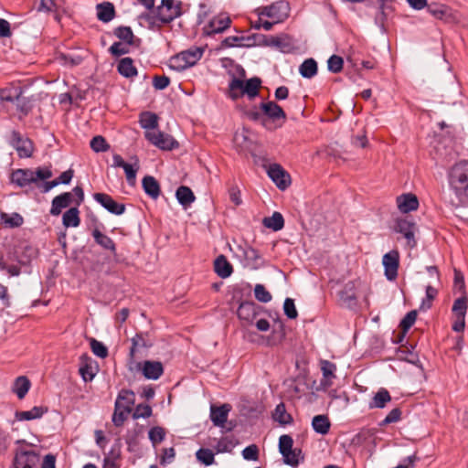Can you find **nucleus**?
Returning a JSON list of instances; mask_svg holds the SVG:
<instances>
[{
    "instance_id": "5701e85b",
    "label": "nucleus",
    "mask_w": 468,
    "mask_h": 468,
    "mask_svg": "<svg viewBox=\"0 0 468 468\" xmlns=\"http://www.w3.org/2000/svg\"><path fill=\"white\" fill-rule=\"evenodd\" d=\"M230 407L227 404L220 407L211 406L210 419L215 426L223 427L228 420Z\"/></svg>"
},
{
    "instance_id": "e2e57ef3",
    "label": "nucleus",
    "mask_w": 468,
    "mask_h": 468,
    "mask_svg": "<svg viewBox=\"0 0 468 468\" xmlns=\"http://www.w3.org/2000/svg\"><path fill=\"white\" fill-rule=\"evenodd\" d=\"M417 319V312L416 311H410L409 312L406 316L402 319L400 322V327L403 330V332H407L415 323Z\"/></svg>"
},
{
    "instance_id": "680f3d73",
    "label": "nucleus",
    "mask_w": 468,
    "mask_h": 468,
    "mask_svg": "<svg viewBox=\"0 0 468 468\" xmlns=\"http://www.w3.org/2000/svg\"><path fill=\"white\" fill-rule=\"evenodd\" d=\"M284 314L290 319H295L298 316V313L294 304V302L291 298H286L283 303Z\"/></svg>"
},
{
    "instance_id": "dca6fc26",
    "label": "nucleus",
    "mask_w": 468,
    "mask_h": 468,
    "mask_svg": "<svg viewBox=\"0 0 468 468\" xmlns=\"http://www.w3.org/2000/svg\"><path fill=\"white\" fill-rule=\"evenodd\" d=\"M38 455L33 451H19L13 461V468H35Z\"/></svg>"
},
{
    "instance_id": "58836bf2",
    "label": "nucleus",
    "mask_w": 468,
    "mask_h": 468,
    "mask_svg": "<svg viewBox=\"0 0 468 468\" xmlns=\"http://www.w3.org/2000/svg\"><path fill=\"white\" fill-rule=\"evenodd\" d=\"M300 74L306 79H311L317 73V63L314 58L305 59L299 67Z\"/></svg>"
},
{
    "instance_id": "473e14b6",
    "label": "nucleus",
    "mask_w": 468,
    "mask_h": 468,
    "mask_svg": "<svg viewBox=\"0 0 468 468\" xmlns=\"http://www.w3.org/2000/svg\"><path fill=\"white\" fill-rule=\"evenodd\" d=\"M0 270L5 271L10 276H18L20 274V267L13 262L11 254H8L7 257L0 255Z\"/></svg>"
},
{
    "instance_id": "f8f14e48",
    "label": "nucleus",
    "mask_w": 468,
    "mask_h": 468,
    "mask_svg": "<svg viewBox=\"0 0 468 468\" xmlns=\"http://www.w3.org/2000/svg\"><path fill=\"white\" fill-rule=\"evenodd\" d=\"M394 230L403 235L407 240V245L410 248H414L416 246V225L414 222L406 218H397L394 225Z\"/></svg>"
},
{
    "instance_id": "e433bc0d",
    "label": "nucleus",
    "mask_w": 468,
    "mask_h": 468,
    "mask_svg": "<svg viewBox=\"0 0 468 468\" xmlns=\"http://www.w3.org/2000/svg\"><path fill=\"white\" fill-rule=\"evenodd\" d=\"M118 71L125 78H132L137 75V69L130 58H124L119 61Z\"/></svg>"
},
{
    "instance_id": "603ef678",
    "label": "nucleus",
    "mask_w": 468,
    "mask_h": 468,
    "mask_svg": "<svg viewBox=\"0 0 468 468\" xmlns=\"http://www.w3.org/2000/svg\"><path fill=\"white\" fill-rule=\"evenodd\" d=\"M273 419L282 424H287L290 422L291 417L287 414L285 406L282 403L276 406L273 413Z\"/></svg>"
},
{
    "instance_id": "4d7b16f0",
    "label": "nucleus",
    "mask_w": 468,
    "mask_h": 468,
    "mask_svg": "<svg viewBox=\"0 0 468 468\" xmlns=\"http://www.w3.org/2000/svg\"><path fill=\"white\" fill-rule=\"evenodd\" d=\"M90 348L94 355L101 358H104L108 356V350L107 347L100 341H97L96 339L90 340Z\"/></svg>"
},
{
    "instance_id": "7ed1b4c3",
    "label": "nucleus",
    "mask_w": 468,
    "mask_h": 468,
    "mask_svg": "<svg viewBox=\"0 0 468 468\" xmlns=\"http://www.w3.org/2000/svg\"><path fill=\"white\" fill-rule=\"evenodd\" d=\"M52 176V172L48 167H38L32 169H17L11 175L12 183L23 187L38 181L48 179Z\"/></svg>"
},
{
    "instance_id": "09e8293b",
    "label": "nucleus",
    "mask_w": 468,
    "mask_h": 468,
    "mask_svg": "<svg viewBox=\"0 0 468 468\" xmlns=\"http://www.w3.org/2000/svg\"><path fill=\"white\" fill-rule=\"evenodd\" d=\"M63 0H40L38 11L56 12L62 7Z\"/></svg>"
},
{
    "instance_id": "39448f33",
    "label": "nucleus",
    "mask_w": 468,
    "mask_h": 468,
    "mask_svg": "<svg viewBox=\"0 0 468 468\" xmlns=\"http://www.w3.org/2000/svg\"><path fill=\"white\" fill-rule=\"evenodd\" d=\"M371 293L370 286L357 279L346 282L340 292V299L346 304L352 305L358 297H363L367 301Z\"/></svg>"
},
{
    "instance_id": "aec40b11",
    "label": "nucleus",
    "mask_w": 468,
    "mask_h": 468,
    "mask_svg": "<svg viewBox=\"0 0 468 468\" xmlns=\"http://www.w3.org/2000/svg\"><path fill=\"white\" fill-rule=\"evenodd\" d=\"M320 367L323 373V378L321 379V385L324 388H330L334 379L336 378L335 371L336 366L335 364L328 361V360H321Z\"/></svg>"
},
{
    "instance_id": "bf43d9fd",
    "label": "nucleus",
    "mask_w": 468,
    "mask_h": 468,
    "mask_svg": "<svg viewBox=\"0 0 468 468\" xmlns=\"http://www.w3.org/2000/svg\"><path fill=\"white\" fill-rule=\"evenodd\" d=\"M343 58L336 55L331 56L327 61L328 69L334 73L340 72L343 69Z\"/></svg>"
},
{
    "instance_id": "f704fd0d",
    "label": "nucleus",
    "mask_w": 468,
    "mask_h": 468,
    "mask_svg": "<svg viewBox=\"0 0 468 468\" xmlns=\"http://www.w3.org/2000/svg\"><path fill=\"white\" fill-rule=\"evenodd\" d=\"M140 124L146 131H154L158 126V117L150 112H143L140 115Z\"/></svg>"
},
{
    "instance_id": "13d9d810",
    "label": "nucleus",
    "mask_w": 468,
    "mask_h": 468,
    "mask_svg": "<svg viewBox=\"0 0 468 468\" xmlns=\"http://www.w3.org/2000/svg\"><path fill=\"white\" fill-rule=\"evenodd\" d=\"M245 40L244 37L230 36L222 41V46L227 48L249 46V44L244 43Z\"/></svg>"
},
{
    "instance_id": "2f4dec72",
    "label": "nucleus",
    "mask_w": 468,
    "mask_h": 468,
    "mask_svg": "<svg viewBox=\"0 0 468 468\" xmlns=\"http://www.w3.org/2000/svg\"><path fill=\"white\" fill-rule=\"evenodd\" d=\"M312 427L315 432L325 435L329 432L331 422L326 415H316L313 418Z\"/></svg>"
},
{
    "instance_id": "c9c22d12",
    "label": "nucleus",
    "mask_w": 468,
    "mask_h": 468,
    "mask_svg": "<svg viewBox=\"0 0 468 468\" xmlns=\"http://www.w3.org/2000/svg\"><path fill=\"white\" fill-rule=\"evenodd\" d=\"M178 202L184 206L188 207L195 201V196L188 186H179L176 193Z\"/></svg>"
},
{
    "instance_id": "338daca9",
    "label": "nucleus",
    "mask_w": 468,
    "mask_h": 468,
    "mask_svg": "<svg viewBox=\"0 0 468 468\" xmlns=\"http://www.w3.org/2000/svg\"><path fill=\"white\" fill-rule=\"evenodd\" d=\"M130 411L128 410H122L119 408L114 409V412L112 415V422L116 426H121L123 424L124 420L127 419V416L129 415Z\"/></svg>"
},
{
    "instance_id": "0eeeda50",
    "label": "nucleus",
    "mask_w": 468,
    "mask_h": 468,
    "mask_svg": "<svg viewBox=\"0 0 468 468\" xmlns=\"http://www.w3.org/2000/svg\"><path fill=\"white\" fill-rule=\"evenodd\" d=\"M126 367L130 373L141 372L145 378L152 380L158 379L164 373L163 364L159 361L145 360L139 362L137 359H133L127 361Z\"/></svg>"
},
{
    "instance_id": "412c9836",
    "label": "nucleus",
    "mask_w": 468,
    "mask_h": 468,
    "mask_svg": "<svg viewBox=\"0 0 468 468\" xmlns=\"http://www.w3.org/2000/svg\"><path fill=\"white\" fill-rule=\"evenodd\" d=\"M207 443L214 448L217 453L229 452L236 445L234 439L230 437H222L218 440L209 438Z\"/></svg>"
},
{
    "instance_id": "72a5a7b5",
    "label": "nucleus",
    "mask_w": 468,
    "mask_h": 468,
    "mask_svg": "<svg viewBox=\"0 0 468 468\" xmlns=\"http://www.w3.org/2000/svg\"><path fill=\"white\" fill-rule=\"evenodd\" d=\"M391 400L389 392L385 388H380L373 397L369 408L383 409L388 402Z\"/></svg>"
},
{
    "instance_id": "de8ad7c7",
    "label": "nucleus",
    "mask_w": 468,
    "mask_h": 468,
    "mask_svg": "<svg viewBox=\"0 0 468 468\" xmlns=\"http://www.w3.org/2000/svg\"><path fill=\"white\" fill-rule=\"evenodd\" d=\"M45 411L46 410L41 407H34L29 410L21 411V412L16 413V418L19 420H36V419L42 417V415L45 413Z\"/></svg>"
},
{
    "instance_id": "c756f323",
    "label": "nucleus",
    "mask_w": 468,
    "mask_h": 468,
    "mask_svg": "<svg viewBox=\"0 0 468 468\" xmlns=\"http://www.w3.org/2000/svg\"><path fill=\"white\" fill-rule=\"evenodd\" d=\"M23 90L20 86L9 85L4 89H0V100L3 101L14 102L22 95Z\"/></svg>"
},
{
    "instance_id": "20e7f679",
    "label": "nucleus",
    "mask_w": 468,
    "mask_h": 468,
    "mask_svg": "<svg viewBox=\"0 0 468 468\" xmlns=\"http://www.w3.org/2000/svg\"><path fill=\"white\" fill-rule=\"evenodd\" d=\"M153 13H154L153 16L149 15L144 16L149 20L150 25L166 24L180 16V4L176 3L175 0H162L161 5Z\"/></svg>"
},
{
    "instance_id": "6ab92c4d",
    "label": "nucleus",
    "mask_w": 468,
    "mask_h": 468,
    "mask_svg": "<svg viewBox=\"0 0 468 468\" xmlns=\"http://www.w3.org/2000/svg\"><path fill=\"white\" fill-rule=\"evenodd\" d=\"M396 204L401 213L415 211L419 207V200L412 193L402 194L397 197Z\"/></svg>"
},
{
    "instance_id": "6e6552de",
    "label": "nucleus",
    "mask_w": 468,
    "mask_h": 468,
    "mask_svg": "<svg viewBox=\"0 0 468 468\" xmlns=\"http://www.w3.org/2000/svg\"><path fill=\"white\" fill-rule=\"evenodd\" d=\"M204 48L192 47L182 51L169 59V67L172 69L181 71L194 66L202 58Z\"/></svg>"
},
{
    "instance_id": "1a4fd4ad",
    "label": "nucleus",
    "mask_w": 468,
    "mask_h": 468,
    "mask_svg": "<svg viewBox=\"0 0 468 468\" xmlns=\"http://www.w3.org/2000/svg\"><path fill=\"white\" fill-rule=\"evenodd\" d=\"M112 166L122 167L124 170L126 180L130 186H134L136 183V175L140 168L139 160L136 157L133 158V162L126 163L120 154L112 156Z\"/></svg>"
},
{
    "instance_id": "9d476101",
    "label": "nucleus",
    "mask_w": 468,
    "mask_h": 468,
    "mask_svg": "<svg viewBox=\"0 0 468 468\" xmlns=\"http://www.w3.org/2000/svg\"><path fill=\"white\" fill-rule=\"evenodd\" d=\"M145 138L156 147L162 150H172L178 146V143L169 134L159 130L146 131Z\"/></svg>"
},
{
    "instance_id": "f03ea898",
    "label": "nucleus",
    "mask_w": 468,
    "mask_h": 468,
    "mask_svg": "<svg viewBox=\"0 0 468 468\" xmlns=\"http://www.w3.org/2000/svg\"><path fill=\"white\" fill-rule=\"evenodd\" d=\"M261 84V80L256 77L246 81L233 78L229 84V96L232 100H237L244 95L253 99L258 96Z\"/></svg>"
},
{
    "instance_id": "f3484780",
    "label": "nucleus",
    "mask_w": 468,
    "mask_h": 468,
    "mask_svg": "<svg viewBox=\"0 0 468 468\" xmlns=\"http://www.w3.org/2000/svg\"><path fill=\"white\" fill-rule=\"evenodd\" d=\"M94 199L100 203L109 212L121 215L124 212L125 207L123 204L117 203L111 196L104 193H96L93 196Z\"/></svg>"
},
{
    "instance_id": "6e6d98bb",
    "label": "nucleus",
    "mask_w": 468,
    "mask_h": 468,
    "mask_svg": "<svg viewBox=\"0 0 468 468\" xmlns=\"http://www.w3.org/2000/svg\"><path fill=\"white\" fill-rule=\"evenodd\" d=\"M255 298L261 303H269L271 300V294L262 284H256L254 288Z\"/></svg>"
},
{
    "instance_id": "4be33fe9",
    "label": "nucleus",
    "mask_w": 468,
    "mask_h": 468,
    "mask_svg": "<svg viewBox=\"0 0 468 468\" xmlns=\"http://www.w3.org/2000/svg\"><path fill=\"white\" fill-rule=\"evenodd\" d=\"M135 402V394L132 390L122 389L119 392L115 406L122 410L132 411V408Z\"/></svg>"
},
{
    "instance_id": "4468645a",
    "label": "nucleus",
    "mask_w": 468,
    "mask_h": 468,
    "mask_svg": "<svg viewBox=\"0 0 468 468\" xmlns=\"http://www.w3.org/2000/svg\"><path fill=\"white\" fill-rule=\"evenodd\" d=\"M382 263L385 269V276L389 281H394L398 276L399 264V251L393 250L383 256Z\"/></svg>"
},
{
    "instance_id": "7c9ffc66",
    "label": "nucleus",
    "mask_w": 468,
    "mask_h": 468,
    "mask_svg": "<svg viewBox=\"0 0 468 468\" xmlns=\"http://www.w3.org/2000/svg\"><path fill=\"white\" fill-rule=\"evenodd\" d=\"M143 188L154 199H156L160 195V186L154 176H146L144 177Z\"/></svg>"
},
{
    "instance_id": "052dcab7",
    "label": "nucleus",
    "mask_w": 468,
    "mask_h": 468,
    "mask_svg": "<svg viewBox=\"0 0 468 468\" xmlns=\"http://www.w3.org/2000/svg\"><path fill=\"white\" fill-rule=\"evenodd\" d=\"M151 415H152V409L147 404L137 405L133 413V419L148 418Z\"/></svg>"
},
{
    "instance_id": "69168bd1",
    "label": "nucleus",
    "mask_w": 468,
    "mask_h": 468,
    "mask_svg": "<svg viewBox=\"0 0 468 468\" xmlns=\"http://www.w3.org/2000/svg\"><path fill=\"white\" fill-rule=\"evenodd\" d=\"M119 452L112 451L104 459L103 468H118Z\"/></svg>"
},
{
    "instance_id": "a18cd8bd",
    "label": "nucleus",
    "mask_w": 468,
    "mask_h": 468,
    "mask_svg": "<svg viewBox=\"0 0 468 468\" xmlns=\"http://www.w3.org/2000/svg\"><path fill=\"white\" fill-rule=\"evenodd\" d=\"M468 308V299L463 293V295L457 298L452 305V311L454 317H465L466 312Z\"/></svg>"
},
{
    "instance_id": "5fc2aeb1",
    "label": "nucleus",
    "mask_w": 468,
    "mask_h": 468,
    "mask_svg": "<svg viewBox=\"0 0 468 468\" xmlns=\"http://www.w3.org/2000/svg\"><path fill=\"white\" fill-rule=\"evenodd\" d=\"M165 436V431L161 427H154L149 431V439L152 441L153 445L160 443Z\"/></svg>"
},
{
    "instance_id": "a211bd4d",
    "label": "nucleus",
    "mask_w": 468,
    "mask_h": 468,
    "mask_svg": "<svg viewBox=\"0 0 468 468\" xmlns=\"http://www.w3.org/2000/svg\"><path fill=\"white\" fill-rule=\"evenodd\" d=\"M268 175L280 189H285L290 185V176L277 164L269 166Z\"/></svg>"
},
{
    "instance_id": "774afa93",
    "label": "nucleus",
    "mask_w": 468,
    "mask_h": 468,
    "mask_svg": "<svg viewBox=\"0 0 468 468\" xmlns=\"http://www.w3.org/2000/svg\"><path fill=\"white\" fill-rule=\"evenodd\" d=\"M242 456L246 460L256 461L259 456V449L255 444L246 447L242 451Z\"/></svg>"
},
{
    "instance_id": "49530a36",
    "label": "nucleus",
    "mask_w": 468,
    "mask_h": 468,
    "mask_svg": "<svg viewBox=\"0 0 468 468\" xmlns=\"http://www.w3.org/2000/svg\"><path fill=\"white\" fill-rule=\"evenodd\" d=\"M1 219L5 226L9 228L20 227L24 222L22 216L19 215L18 213H2Z\"/></svg>"
},
{
    "instance_id": "a878e982",
    "label": "nucleus",
    "mask_w": 468,
    "mask_h": 468,
    "mask_svg": "<svg viewBox=\"0 0 468 468\" xmlns=\"http://www.w3.org/2000/svg\"><path fill=\"white\" fill-rule=\"evenodd\" d=\"M237 314L239 319L250 323L257 315V306L252 302L242 303L239 306Z\"/></svg>"
},
{
    "instance_id": "ddd939ff",
    "label": "nucleus",
    "mask_w": 468,
    "mask_h": 468,
    "mask_svg": "<svg viewBox=\"0 0 468 468\" xmlns=\"http://www.w3.org/2000/svg\"><path fill=\"white\" fill-rule=\"evenodd\" d=\"M428 12L435 18L445 23L453 24L459 22L458 13L444 5H431L428 7Z\"/></svg>"
},
{
    "instance_id": "393cba45",
    "label": "nucleus",
    "mask_w": 468,
    "mask_h": 468,
    "mask_svg": "<svg viewBox=\"0 0 468 468\" xmlns=\"http://www.w3.org/2000/svg\"><path fill=\"white\" fill-rule=\"evenodd\" d=\"M247 266L251 269H258L261 265V258L259 251L250 246L240 248Z\"/></svg>"
},
{
    "instance_id": "2eb2a0df",
    "label": "nucleus",
    "mask_w": 468,
    "mask_h": 468,
    "mask_svg": "<svg viewBox=\"0 0 468 468\" xmlns=\"http://www.w3.org/2000/svg\"><path fill=\"white\" fill-rule=\"evenodd\" d=\"M231 19L227 14H218L214 16L203 28L206 35L221 33L230 27Z\"/></svg>"
},
{
    "instance_id": "b1692460",
    "label": "nucleus",
    "mask_w": 468,
    "mask_h": 468,
    "mask_svg": "<svg viewBox=\"0 0 468 468\" xmlns=\"http://www.w3.org/2000/svg\"><path fill=\"white\" fill-rule=\"evenodd\" d=\"M72 202V194L71 193H63L59 196H57L52 200V207L50 209V213L53 216H58L61 213L63 208L68 207Z\"/></svg>"
},
{
    "instance_id": "a19ab883",
    "label": "nucleus",
    "mask_w": 468,
    "mask_h": 468,
    "mask_svg": "<svg viewBox=\"0 0 468 468\" xmlns=\"http://www.w3.org/2000/svg\"><path fill=\"white\" fill-rule=\"evenodd\" d=\"M115 36L127 45H136L138 39L135 38L131 27H119L114 31Z\"/></svg>"
},
{
    "instance_id": "8fccbe9b",
    "label": "nucleus",
    "mask_w": 468,
    "mask_h": 468,
    "mask_svg": "<svg viewBox=\"0 0 468 468\" xmlns=\"http://www.w3.org/2000/svg\"><path fill=\"white\" fill-rule=\"evenodd\" d=\"M284 463L291 466L298 465L301 459H303L301 450L292 449L282 454Z\"/></svg>"
},
{
    "instance_id": "3c124183",
    "label": "nucleus",
    "mask_w": 468,
    "mask_h": 468,
    "mask_svg": "<svg viewBox=\"0 0 468 468\" xmlns=\"http://www.w3.org/2000/svg\"><path fill=\"white\" fill-rule=\"evenodd\" d=\"M197 459L205 465L214 463V452L209 449L201 448L196 453Z\"/></svg>"
},
{
    "instance_id": "37998d69",
    "label": "nucleus",
    "mask_w": 468,
    "mask_h": 468,
    "mask_svg": "<svg viewBox=\"0 0 468 468\" xmlns=\"http://www.w3.org/2000/svg\"><path fill=\"white\" fill-rule=\"evenodd\" d=\"M132 346L129 352V357L127 361H132L133 359H137L136 353L140 347H147L149 345L143 336L142 334H136L132 339Z\"/></svg>"
},
{
    "instance_id": "79ce46f5",
    "label": "nucleus",
    "mask_w": 468,
    "mask_h": 468,
    "mask_svg": "<svg viewBox=\"0 0 468 468\" xmlns=\"http://www.w3.org/2000/svg\"><path fill=\"white\" fill-rule=\"evenodd\" d=\"M30 388V381L27 377H18L14 383L13 391L19 399H23Z\"/></svg>"
},
{
    "instance_id": "c03bdc74",
    "label": "nucleus",
    "mask_w": 468,
    "mask_h": 468,
    "mask_svg": "<svg viewBox=\"0 0 468 468\" xmlns=\"http://www.w3.org/2000/svg\"><path fill=\"white\" fill-rule=\"evenodd\" d=\"M263 225L274 231L281 230L284 226L283 217L279 212H274L271 217L263 219Z\"/></svg>"
},
{
    "instance_id": "c85d7f7f",
    "label": "nucleus",
    "mask_w": 468,
    "mask_h": 468,
    "mask_svg": "<svg viewBox=\"0 0 468 468\" xmlns=\"http://www.w3.org/2000/svg\"><path fill=\"white\" fill-rule=\"evenodd\" d=\"M96 10L97 18L104 23L110 22L115 16L114 6L112 3L109 2L97 5Z\"/></svg>"
},
{
    "instance_id": "9b49d317",
    "label": "nucleus",
    "mask_w": 468,
    "mask_h": 468,
    "mask_svg": "<svg viewBox=\"0 0 468 468\" xmlns=\"http://www.w3.org/2000/svg\"><path fill=\"white\" fill-rule=\"evenodd\" d=\"M261 15L271 19L273 22L281 23L289 16V5L285 2H277L269 6L260 7Z\"/></svg>"
},
{
    "instance_id": "423d86ee",
    "label": "nucleus",
    "mask_w": 468,
    "mask_h": 468,
    "mask_svg": "<svg viewBox=\"0 0 468 468\" xmlns=\"http://www.w3.org/2000/svg\"><path fill=\"white\" fill-rule=\"evenodd\" d=\"M263 115L262 124L268 130H274L282 127L286 122L284 111L274 101L262 102L260 106Z\"/></svg>"
},
{
    "instance_id": "0e129e2a",
    "label": "nucleus",
    "mask_w": 468,
    "mask_h": 468,
    "mask_svg": "<svg viewBox=\"0 0 468 468\" xmlns=\"http://www.w3.org/2000/svg\"><path fill=\"white\" fill-rule=\"evenodd\" d=\"M293 441L289 435H282L279 439V450L282 454L292 449Z\"/></svg>"
},
{
    "instance_id": "bb28decb",
    "label": "nucleus",
    "mask_w": 468,
    "mask_h": 468,
    "mask_svg": "<svg viewBox=\"0 0 468 468\" xmlns=\"http://www.w3.org/2000/svg\"><path fill=\"white\" fill-rule=\"evenodd\" d=\"M214 270L216 273L225 279L230 276L233 271L232 265L229 262L224 255H219L214 262Z\"/></svg>"
},
{
    "instance_id": "f257e3e1",
    "label": "nucleus",
    "mask_w": 468,
    "mask_h": 468,
    "mask_svg": "<svg viewBox=\"0 0 468 468\" xmlns=\"http://www.w3.org/2000/svg\"><path fill=\"white\" fill-rule=\"evenodd\" d=\"M449 184L460 201L468 199V161H461L452 167Z\"/></svg>"
},
{
    "instance_id": "864d4df0",
    "label": "nucleus",
    "mask_w": 468,
    "mask_h": 468,
    "mask_svg": "<svg viewBox=\"0 0 468 468\" xmlns=\"http://www.w3.org/2000/svg\"><path fill=\"white\" fill-rule=\"evenodd\" d=\"M90 147L94 152L99 153L107 151L110 146L102 136L97 135L91 139Z\"/></svg>"
},
{
    "instance_id": "cd10ccee",
    "label": "nucleus",
    "mask_w": 468,
    "mask_h": 468,
    "mask_svg": "<svg viewBox=\"0 0 468 468\" xmlns=\"http://www.w3.org/2000/svg\"><path fill=\"white\" fill-rule=\"evenodd\" d=\"M14 143L13 145L17 151V154L20 157H29L33 153V145L32 143L28 139H22L17 136V134H14Z\"/></svg>"
},
{
    "instance_id": "4c0bfd02",
    "label": "nucleus",
    "mask_w": 468,
    "mask_h": 468,
    "mask_svg": "<svg viewBox=\"0 0 468 468\" xmlns=\"http://www.w3.org/2000/svg\"><path fill=\"white\" fill-rule=\"evenodd\" d=\"M92 237L94 238L95 241L101 246L105 250H109L112 252L116 251L115 244L113 240L108 237L107 235L101 232L99 229H94L92 231Z\"/></svg>"
},
{
    "instance_id": "ea45409f",
    "label": "nucleus",
    "mask_w": 468,
    "mask_h": 468,
    "mask_svg": "<svg viewBox=\"0 0 468 468\" xmlns=\"http://www.w3.org/2000/svg\"><path fill=\"white\" fill-rule=\"evenodd\" d=\"M79 209L77 207H71L67 210L62 218L63 225L66 228H76L80 225V219L79 217Z\"/></svg>"
}]
</instances>
